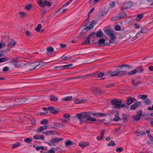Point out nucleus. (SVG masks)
<instances>
[{"label":"nucleus","instance_id":"obj_1","mask_svg":"<svg viewBox=\"0 0 153 153\" xmlns=\"http://www.w3.org/2000/svg\"><path fill=\"white\" fill-rule=\"evenodd\" d=\"M106 116V114L104 113H94L91 112H83L76 114L73 117L78 119L80 122L79 124L86 122L88 121H95L96 120L91 117V116Z\"/></svg>","mask_w":153,"mask_h":153},{"label":"nucleus","instance_id":"obj_2","mask_svg":"<svg viewBox=\"0 0 153 153\" xmlns=\"http://www.w3.org/2000/svg\"><path fill=\"white\" fill-rule=\"evenodd\" d=\"M105 33L110 37V39L109 41V44L114 43L116 39V37L114 34L115 32L111 30H105Z\"/></svg>","mask_w":153,"mask_h":153},{"label":"nucleus","instance_id":"obj_3","mask_svg":"<svg viewBox=\"0 0 153 153\" xmlns=\"http://www.w3.org/2000/svg\"><path fill=\"white\" fill-rule=\"evenodd\" d=\"M127 73V71H119L118 70L113 71H110L108 72L109 74L111 76H122L126 74Z\"/></svg>","mask_w":153,"mask_h":153},{"label":"nucleus","instance_id":"obj_4","mask_svg":"<svg viewBox=\"0 0 153 153\" xmlns=\"http://www.w3.org/2000/svg\"><path fill=\"white\" fill-rule=\"evenodd\" d=\"M97 22L96 20H93L91 23L90 24L88 27H87L85 29H83L81 32L79 33V35L81 36H83L85 35L86 31L85 30L88 31L90 30L94 25L97 24Z\"/></svg>","mask_w":153,"mask_h":153},{"label":"nucleus","instance_id":"obj_5","mask_svg":"<svg viewBox=\"0 0 153 153\" xmlns=\"http://www.w3.org/2000/svg\"><path fill=\"white\" fill-rule=\"evenodd\" d=\"M121 100H118L117 99H114L111 101V104L113 105L112 108H120V105L122 103Z\"/></svg>","mask_w":153,"mask_h":153},{"label":"nucleus","instance_id":"obj_6","mask_svg":"<svg viewBox=\"0 0 153 153\" xmlns=\"http://www.w3.org/2000/svg\"><path fill=\"white\" fill-rule=\"evenodd\" d=\"M43 109L46 111V113H48L49 111L51 113L56 114L58 112V109H55L53 107L44 108H43Z\"/></svg>","mask_w":153,"mask_h":153},{"label":"nucleus","instance_id":"obj_7","mask_svg":"<svg viewBox=\"0 0 153 153\" xmlns=\"http://www.w3.org/2000/svg\"><path fill=\"white\" fill-rule=\"evenodd\" d=\"M91 91L92 93L96 95L102 93V92L100 91L99 88L96 87H92L91 88Z\"/></svg>","mask_w":153,"mask_h":153},{"label":"nucleus","instance_id":"obj_8","mask_svg":"<svg viewBox=\"0 0 153 153\" xmlns=\"http://www.w3.org/2000/svg\"><path fill=\"white\" fill-rule=\"evenodd\" d=\"M37 62L29 63L28 64L29 67L28 68L30 70H32L38 67L41 64V63H39V64H37Z\"/></svg>","mask_w":153,"mask_h":153},{"label":"nucleus","instance_id":"obj_9","mask_svg":"<svg viewBox=\"0 0 153 153\" xmlns=\"http://www.w3.org/2000/svg\"><path fill=\"white\" fill-rule=\"evenodd\" d=\"M27 100V99L23 97L22 98L15 99L14 101L16 102V105H19L24 103Z\"/></svg>","mask_w":153,"mask_h":153},{"label":"nucleus","instance_id":"obj_10","mask_svg":"<svg viewBox=\"0 0 153 153\" xmlns=\"http://www.w3.org/2000/svg\"><path fill=\"white\" fill-rule=\"evenodd\" d=\"M105 40L104 39H100L98 41V44L99 46H105L108 45L109 43H105Z\"/></svg>","mask_w":153,"mask_h":153},{"label":"nucleus","instance_id":"obj_11","mask_svg":"<svg viewBox=\"0 0 153 153\" xmlns=\"http://www.w3.org/2000/svg\"><path fill=\"white\" fill-rule=\"evenodd\" d=\"M141 104L140 102H137L136 103L132 105L130 107L131 110H135L138 106H140Z\"/></svg>","mask_w":153,"mask_h":153},{"label":"nucleus","instance_id":"obj_12","mask_svg":"<svg viewBox=\"0 0 153 153\" xmlns=\"http://www.w3.org/2000/svg\"><path fill=\"white\" fill-rule=\"evenodd\" d=\"M94 74H86L85 75H84L82 76H78L76 77H74L73 78H74V79H78L80 78H85L86 77L88 76H92L94 75Z\"/></svg>","mask_w":153,"mask_h":153},{"label":"nucleus","instance_id":"obj_13","mask_svg":"<svg viewBox=\"0 0 153 153\" xmlns=\"http://www.w3.org/2000/svg\"><path fill=\"white\" fill-rule=\"evenodd\" d=\"M136 100L134 98H133L131 97H129L127 98V100L126 104L127 105H130L134 101H136Z\"/></svg>","mask_w":153,"mask_h":153},{"label":"nucleus","instance_id":"obj_14","mask_svg":"<svg viewBox=\"0 0 153 153\" xmlns=\"http://www.w3.org/2000/svg\"><path fill=\"white\" fill-rule=\"evenodd\" d=\"M18 62V61L17 60V59H13L12 61V64L16 68H18L19 66H21L20 64H16Z\"/></svg>","mask_w":153,"mask_h":153},{"label":"nucleus","instance_id":"obj_15","mask_svg":"<svg viewBox=\"0 0 153 153\" xmlns=\"http://www.w3.org/2000/svg\"><path fill=\"white\" fill-rule=\"evenodd\" d=\"M63 139H58L57 138H54L52 139L51 140H50V141L52 143L54 144L57 143L59 141L62 140Z\"/></svg>","mask_w":153,"mask_h":153},{"label":"nucleus","instance_id":"obj_16","mask_svg":"<svg viewBox=\"0 0 153 153\" xmlns=\"http://www.w3.org/2000/svg\"><path fill=\"white\" fill-rule=\"evenodd\" d=\"M47 126H44L40 127L37 129V132L38 133H40L42 132L44 130L47 129Z\"/></svg>","mask_w":153,"mask_h":153},{"label":"nucleus","instance_id":"obj_17","mask_svg":"<svg viewBox=\"0 0 153 153\" xmlns=\"http://www.w3.org/2000/svg\"><path fill=\"white\" fill-rule=\"evenodd\" d=\"M86 100L85 99H81L80 100L78 99H76L74 101V102L76 104H81L84 103Z\"/></svg>","mask_w":153,"mask_h":153},{"label":"nucleus","instance_id":"obj_18","mask_svg":"<svg viewBox=\"0 0 153 153\" xmlns=\"http://www.w3.org/2000/svg\"><path fill=\"white\" fill-rule=\"evenodd\" d=\"M73 0H69L68 2L64 4L62 7H61L60 8H59L56 12V13H57L60 12V10L64 7L67 6Z\"/></svg>","mask_w":153,"mask_h":153},{"label":"nucleus","instance_id":"obj_19","mask_svg":"<svg viewBox=\"0 0 153 153\" xmlns=\"http://www.w3.org/2000/svg\"><path fill=\"white\" fill-rule=\"evenodd\" d=\"M89 143L87 142H81L79 144V145L83 148H84L86 146H88Z\"/></svg>","mask_w":153,"mask_h":153},{"label":"nucleus","instance_id":"obj_20","mask_svg":"<svg viewBox=\"0 0 153 153\" xmlns=\"http://www.w3.org/2000/svg\"><path fill=\"white\" fill-rule=\"evenodd\" d=\"M126 15V13L124 11L120 12L118 15L119 19L125 17Z\"/></svg>","mask_w":153,"mask_h":153},{"label":"nucleus","instance_id":"obj_21","mask_svg":"<svg viewBox=\"0 0 153 153\" xmlns=\"http://www.w3.org/2000/svg\"><path fill=\"white\" fill-rule=\"evenodd\" d=\"M65 144L66 147H68L71 145H73L74 143L70 140H67L65 142Z\"/></svg>","mask_w":153,"mask_h":153},{"label":"nucleus","instance_id":"obj_22","mask_svg":"<svg viewBox=\"0 0 153 153\" xmlns=\"http://www.w3.org/2000/svg\"><path fill=\"white\" fill-rule=\"evenodd\" d=\"M125 5V7L126 9H128V8H130L133 5L132 3L131 2H127L125 3L124 4Z\"/></svg>","mask_w":153,"mask_h":153},{"label":"nucleus","instance_id":"obj_23","mask_svg":"<svg viewBox=\"0 0 153 153\" xmlns=\"http://www.w3.org/2000/svg\"><path fill=\"white\" fill-rule=\"evenodd\" d=\"M103 35V33L101 30H100L96 33V36L98 37H101Z\"/></svg>","mask_w":153,"mask_h":153},{"label":"nucleus","instance_id":"obj_24","mask_svg":"<svg viewBox=\"0 0 153 153\" xmlns=\"http://www.w3.org/2000/svg\"><path fill=\"white\" fill-rule=\"evenodd\" d=\"M91 39L88 37L87 38V40L84 41L82 43V45L89 44L90 43Z\"/></svg>","mask_w":153,"mask_h":153},{"label":"nucleus","instance_id":"obj_25","mask_svg":"<svg viewBox=\"0 0 153 153\" xmlns=\"http://www.w3.org/2000/svg\"><path fill=\"white\" fill-rule=\"evenodd\" d=\"M115 117L114 118V120L115 121H119L120 120V119L119 117L118 113H116L115 115Z\"/></svg>","mask_w":153,"mask_h":153},{"label":"nucleus","instance_id":"obj_26","mask_svg":"<svg viewBox=\"0 0 153 153\" xmlns=\"http://www.w3.org/2000/svg\"><path fill=\"white\" fill-rule=\"evenodd\" d=\"M72 98V96H70L68 97H66L63 98L62 99V101H67L69 100H71Z\"/></svg>","mask_w":153,"mask_h":153},{"label":"nucleus","instance_id":"obj_27","mask_svg":"<svg viewBox=\"0 0 153 153\" xmlns=\"http://www.w3.org/2000/svg\"><path fill=\"white\" fill-rule=\"evenodd\" d=\"M142 114L141 113H139L135 116L134 118V119L135 121H137L140 120V117L141 116Z\"/></svg>","mask_w":153,"mask_h":153},{"label":"nucleus","instance_id":"obj_28","mask_svg":"<svg viewBox=\"0 0 153 153\" xmlns=\"http://www.w3.org/2000/svg\"><path fill=\"white\" fill-rule=\"evenodd\" d=\"M143 102L146 105H149L151 103V100L148 98L146 99Z\"/></svg>","mask_w":153,"mask_h":153},{"label":"nucleus","instance_id":"obj_29","mask_svg":"<svg viewBox=\"0 0 153 153\" xmlns=\"http://www.w3.org/2000/svg\"><path fill=\"white\" fill-rule=\"evenodd\" d=\"M53 132V131L51 130H50L46 131L45 132H43V133L44 134H46L47 135H49L50 134H52Z\"/></svg>","mask_w":153,"mask_h":153},{"label":"nucleus","instance_id":"obj_30","mask_svg":"<svg viewBox=\"0 0 153 153\" xmlns=\"http://www.w3.org/2000/svg\"><path fill=\"white\" fill-rule=\"evenodd\" d=\"M124 108V110L127 109L128 108V106L125 105V104L124 103L121 104L120 105V108Z\"/></svg>","mask_w":153,"mask_h":153},{"label":"nucleus","instance_id":"obj_31","mask_svg":"<svg viewBox=\"0 0 153 153\" xmlns=\"http://www.w3.org/2000/svg\"><path fill=\"white\" fill-rule=\"evenodd\" d=\"M136 70L137 72L139 73H142L143 71V69L141 67L137 68Z\"/></svg>","mask_w":153,"mask_h":153},{"label":"nucleus","instance_id":"obj_32","mask_svg":"<svg viewBox=\"0 0 153 153\" xmlns=\"http://www.w3.org/2000/svg\"><path fill=\"white\" fill-rule=\"evenodd\" d=\"M47 51L49 53H52L54 52V49L52 47H50L47 48Z\"/></svg>","mask_w":153,"mask_h":153},{"label":"nucleus","instance_id":"obj_33","mask_svg":"<svg viewBox=\"0 0 153 153\" xmlns=\"http://www.w3.org/2000/svg\"><path fill=\"white\" fill-rule=\"evenodd\" d=\"M2 42L0 43V49L4 48L6 45V42H4V41H2Z\"/></svg>","mask_w":153,"mask_h":153},{"label":"nucleus","instance_id":"obj_34","mask_svg":"<svg viewBox=\"0 0 153 153\" xmlns=\"http://www.w3.org/2000/svg\"><path fill=\"white\" fill-rule=\"evenodd\" d=\"M71 58V56H63L61 57V59L64 60H66L70 59Z\"/></svg>","mask_w":153,"mask_h":153},{"label":"nucleus","instance_id":"obj_35","mask_svg":"<svg viewBox=\"0 0 153 153\" xmlns=\"http://www.w3.org/2000/svg\"><path fill=\"white\" fill-rule=\"evenodd\" d=\"M136 71L135 69H134L133 70L131 71L128 72V73L129 75H132L136 74Z\"/></svg>","mask_w":153,"mask_h":153},{"label":"nucleus","instance_id":"obj_36","mask_svg":"<svg viewBox=\"0 0 153 153\" xmlns=\"http://www.w3.org/2000/svg\"><path fill=\"white\" fill-rule=\"evenodd\" d=\"M143 14H141L140 15H138L137 16V17L136 18V19L137 21H139L141 20L143 17Z\"/></svg>","mask_w":153,"mask_h":153},{"label":"nucleus","instance_id":"obj_37","mask_svg":"<svg viewBox=\"0 0 153 153\" xmlns=\"http://www.w3.org/2000/svg\"><path fill=\"white\" fill-rule=\"evenodd\" d=\"M45 6H51V4L49 1H45L44 2V7Z\"/></svg>","mask_w":153,"mask_h":153},{"label":"nucleus","instance_id":"obj_38","mask_svg":"<svg viewBox=\"0 0 153 153\" xmlns=\"http://www.w3.org/2000/svg\"><path fill=\"white\" fill-rule=\"evenodd\" d=\"M58 99V98L55 96L52 95L50 96V100L51 101H55L57 100Z\"/></svg>","mask_w":153,"mask_h":153},{"label":"nucleus","instance_id":"obj_39","mask_svg":"<svg viewBox=\"0 0 153 153\" xmlns=\"http://www.w3.org/2000/svg\"><path fill=\"white\" fill-rule=\"evenodd\" d=\"M48 123V121L46 119H43L42 120L40 121V123L42 124H47Z\"/></svg>","mask_w":153,"mask_h":153},{"label":"nucleus","instance_id":"obj_40","mask_svg":"<svg viewBox=\"0 0 153 153\" xmlns=\"http://www.w3.org/2000/svg\"><path fill=\"white\" fill-rule=\"evenodd\" d=\"M42 27V25L41 24H39L37 27L35 28V30L38 32Z\"/></svg>","mask_w":153,"mask_h":153},{"label":"nucleus","instance_id":"obj_41","mask_svg":"<svg viewBox=\"0 0 153 153\" xmlns=\"http://www.w3.org/2000/svg\"><path fill=\"white\" fill-rule=\"evenodd\" d=\"M25 35L28 37H30L31 36V33L29 31L27 30H25Z\"/></svg>","mask_w":153,"mask_h":153},{"label":"nucleus","instance_id":"obj_42","mask_svg":"<svg viewBox=\"0 0 153 153\" xmlns=\"http://www.w3.org/2000/svg\"><path fill=\"white\" fill-rule=\"evenodd\" d=\"M36 150L37 151L39 150L40 149H41L42 150H44V147L43 146H37L36 148Z\"/></svg>","mask_w":153,"mask_h":153},{"label":"nucleus","instance_id":"obj_43","mask_svg":"<svg viewBox=\"0 0 153 153\" xmlns=\"http://www.w3.org/2000/svg\"><path fill=\"white\" fill-rule=\"evenodd\" d=\"M136 134L138 136L140 135H144L145 134V132L143 131H140V132H137Z\"/></svg>","mask_w":153,"mask_h":153},{"label":"nucleus","instance_id":"obj_44","mask_svg":"<svg viewBox=\"0 0 153 153\" xmlns=\"http://www.w3.org/2000/svg\"><path fill=\"white\" fill-rule=\"evenodd\" d=\"M115 144L114 142V141H111L108 144V146H114Z\"/></svg>","mask_w":153,"mask_h":153},{"label":"nucleus","instance_id":"obj_45","mask_svg":"<svg viewBox=\"0 0 153 153\" xmlns=\"http://www.w3.org/2000/svg\"><path fill=\"white\" fill-rule=\"evenodd\" d=\"M38 3L39 5L44 7V3L43 2L42 0H38Z\"/></svg>","mask_w":153,"mask_h":153},{"label":"nucleus","instance_id":"obj_46","mask_svg":"<svg viewBox=\"0 0 153 153\" xmlns=\"http://www.w3.org/2000/svg\"><path fill=\"white\" fill-rule=\"evenodd\" d=\"M115 6V3L114 1L111 2L110 5V7L111 9H112Z\"/></svg>","mask_w":153,"mask_h":153},{"label":"nucleus","instance_id":"obj_47","mask_svg":"<svg viewBox=\"0 0 153 153\" xmlns=\"http://www.w3.org/2000/svg\"><path fill=\"white\" fill-rule=\"evenodd\" d=\"M96 35V33H91L88 36V37L90 38V37H92L93 38H94Z\"/></svg>","mask_w":153,"mask_h":153},{"label":"nucleus","instance_id":"obj_48","mask_svg":"<svg viewBox=\"0 0 153 153\" xmlns=\"http://www.w3.org/2000/svg\"><path fill=\"white\" fill-rule=\"evenodd\" d=\"M73 65V64H69L63 66L62 67L64 68H68L70 67H71Z\"/></svg>","mask_w":153,"mask_h":153},{"label":"nucleus","instance_id":"obj_49","mask_svg":"<svg viewBox=\"0 0 153 153\" xmlns=\"http://www.w3.org/2000/svg\"><path fill=\"white\" fill-rule=\"evenodd\" d=\"M20 145V144L19 143H17L15 144H14L13 145L12 148H16L19 146Z\"/></svg>","mask_w":153,"mask_h":153},{"label":"nucleus","instance_id":"obj_50","mask_svg":"<svg viewBox=\"0 0 153 153\" xmlns=\"http://www.w3.org/2000/svg\"><path fill=\"white\" fill-rule=\"evenodd\" d=\"M120 67L121 68L126 67L128 68H130V66L128 65L122 64V65L120 66Z\"/></svg>","mask_w":153,"mask_h":153},{"label":"nucleus","instance_id":"obj_51","mask_svg":"<svg viewBox=\"0 0 153 153\" xmlns=\"http://www.w3.org/2000/svg\"><path fill=\"white\" fill-rule=\"evenodd\" d=\"M114 29L116 30H119L120 29V27L118 25H117L114 27Z\"/></svg>","mask_w":153,"mask_h":153},{"label":"nucleus","instance_id":"obj_52","mask_svg":"<svg viewBox=\"0 0 153 153\" xmlns=\"http://www.w3.org/2000/svg\"><path fill=\"white\" fill-rule=\"evenodd\" d=\"M31 122L32 125L33 126H35L36 125V121L35 119L34 118H32L30 120Z\"/></svg>","mask_w":153,"mask_h":153},{"label":"nucleus","instance_id":"obj_53","mask_svg":"<svg viewBox=\"0 0 153 153\" xmlns=\"http://www.w3.org/2000/svg\"><path fill=\"white\" fill-rule=\"evenodd\" d=\"M10 43L11 44H12V45H13L14 46L16 44V42L13 39H12L11 40V41Z\"/></svg>","mask_w":153,"mask_h":153},{"label":"nucleus","instance_id":"obj_54","mask_svg":"<svg viewBox=\"0 0 153 153\" xmlns=\"http://www.w3.org/2000/svg\"><path fill=\"white\" fill-rule=\"evenodd\" d=\"M32 140V139L30 138H27L25 139V141L27 143H28L31 142Z\"/></svg>","mask_w":153,"mask_h":153},{"label":"nucleus","instance_id":"obj_55","mask_svg":"<svg viewBox=\"0 0 153 153\" xmlns=\"http://www.w3.org/2000/svg\"><path fill=\"white\" fill-rule=\"evenodd\" d=\"M123 148L121 147L118 148L116 149V151L118 152H121L123 151Z\"/></svg>","mask_w":153,"mask_h":153},{"label":"nucleus","instance_id":"obj_56","mask_svg":"<svg viewBox=\"0 0 153 153\" xmlns=\"http://www.w3.org/2000/svg\"><path fill=\"white\" fill-rule=\"evenodd\" d=\"M31 4H30L27 5L26 7V8L27 10H29L31 7Z\"/></svg>","mask_w":153,"mask_h":153},{"label":"nucleus","instance_id":"obj_57","mask_svg":"<svg viewBox=\"0 0 153 153\" xmlns=\"http://www.w3.org/2000/svg\"><path fill=\"white\" fill-rule=\"evenodd\" d=\"M7 59V58H2L0 59V63L4 62L5 61V59Z\"/></svg>","mask_w":153,"mask_h":153},{"label":"nucleus","instance_id":"obj_58","mask_svg":"<svg viewBox=\"0 0 153 153\" xmlns=\"http://www.w3.org/2000/svg\"><path fill=\"white\" fill-rule=\"evenodd\" d=\"M9 68L8 67H4L3 69V72L7 71L9 70Z\"/></svg>","mask_w":153,"mask_h":153},{"label":"nucleus","instance_id":"obj_59","mask_svg":"<svg viewBox=\"0 0 153 153\" xmlns=\"http://www.w3.org/2000/svg\"><path fill=\"white\" fill-rule=\"evenodd\" d=\"M64 117L65 118L67 119L71 117L68 114H65L64 116Z\"/></svg>","mask_w":153,"mask_h":153},{"label":"nucleus","instance_id":"obj_60","mask_svg":"<svg viewBox=\"0 0 153 153\" xmlns=\"http://www.w3.org/2000/svg\"><path fill=\"white\" fill-rule=\"evenodd\" d=\"M53 125L55 128H58L59 125V123H53Z\"/></svg>","mask_w":153,"mask_h":153},{"label":"nucleus","instance_id":"obj_61","mask_svg":"<svg viewBox=\"0 0 153 153\" xmlns=\"http://www.w3.org/2000/svg\"><path fill=\"white\" fill-rule=\"evenodd\" d=\"M141 82L140 81H137V82L134 84V86H137L138 85L140 84L141 83Z\"/></svg>","mask_w":153,"mask_h":153},{"label":"nucleus","instance_id":"obj_62","mask_svg":"<svg viewBox=\"0 0 153 153\" xmlns=\"http://www.w3.org/2000/svg\"><path fill=\"white\" fill-rule=\"evenodd\" d=\"M147 97V95H142L141 99L143 100L145 99Z\"/></svg>","mask_w":153,"mask_h":153},{"label":"nucleus","instance_id":"obj_63","mask_svg":"<svg viewBox=\"0 0 153 153\" xmlns=\"http://www.w3.org/2000/svg\"><path fill=\"white\" fill-rule=\"evenodd\" d=\"M107 13L106 11H104L103 13H101L100 15V16H105Z\"/></svg>","mask_w":153,"mask_h":153},{"label":"nucleus","instance_id":"obj_64","mask_svg":"<svg viewBox=\"0 0 153 153\" xmlns=\"http://www.w3.org/2000/svg\"><path fill=\"white\" fill-rule=\"evenodd\" d=\"M48 153H55V151L52 149H50L48 151Z\"/></svg>","mask_w":153,"mask_h":153}]
</instances>
